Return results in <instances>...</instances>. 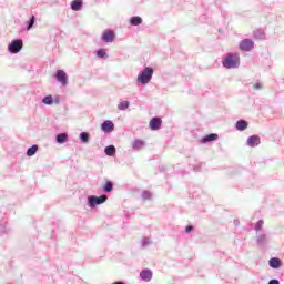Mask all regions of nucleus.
I'll list each match as a JSON object with an SVG mask.
<instances>
[{"label":"nucleus","instance_id":"nucleus-1","mask_svg":"<svg viewBox=\"0 0 284 284\" xmlns=\"http://www.w3.org/2000/svg\"><path fill=\"white\" fill-rule=\"evenodd\" d=\"M154 74V69L146 67L143 71H141L138 75L136 82L141 85H148L150 81H152V77Z\"/></svg>","mask_w":284,"mask_h":284},{"label":"nucleus","instance_id":"nucleus-2","mask_svg":"<svg viewBox=\"0 0 284 284\" xmlns=\"http://www.w3.org/2000/svg\"><path fill=\"white\" fill-rule=\"evenodd\" d=\"M239 63L240 58L237 53L229 54L223 61L224 68H227L229 70H231L232 68H239Z\"/></svg>","mask_w":284,"mask_h":284},{"label":"nucleus","instance_id":"nucleus-3","mask_svg":"<svg viewBox=\"0 0 284 284\" xmlns=\"http://www.w3.org/2000/svg\"><path fill=\"white\" fill-rule=\"evenodd\" d=\"M22 49H23V40L21 39L13 40L8 47V50L9 52H11V54H17L21 52Z\"/></svg>","mask_w":284,"mask_h":284},{"label":"nucleus","instance_id":"nucleus-4","mask_svg":"<svg viewBox=\"0 0 284 284\" xmlns=\"http://www.w3.org/2000/svg\"><path fill=\"white\" fill-rule=\"evenodd\" d=\"M89 207H97V205H101L108 201V195H101L99 197L91 195L88 197Z\"/></svg>","mask_w":284,"mask_h":284},{"label":"nucleus","instance_id":"nucleus-5","mask_svg":"<svg viewBox=\"0 0 284 284\" xmlns=\"http://www.w3.org/2000/svg\"><path fill=\"white\" fill-rule=\"evenodd\" d=\"M254 48V41L250 39H244L240 42V50H243L244 52H250Z\"/></svg>","mask_w":284,"mask_h":284},{"label":"nucleus","instance_id":"nucleus-6","mask_svg":"<svg viewBox=\"0 0 284 284\" xmlns=\"http://www.w3.org/2000/svg\"><path fill=\"white\" fill-rule=\"evenodd\" d=\"M55 78L61 83V85H68V74L63 70H58Z\"/></svg>","mask_w":284,"mask_h":284},{"label":"nucleus","instance_id":"nucleus-7","mask_svg":"<svg viewBox=\"0 0 284 284\" xmlns=\"http://www.w3.org/2000/svg\"><path fill=\"white\" fill-rule=\"evenodd\" d=\"M246 145H248V148H256L257 145H261V136L251 135L246 141Z\"/></svg>","mask_w":284,"mask_h":284},{"label":"nucleus","instance_id":"nucleus-8","mask_svg":"<svg viewBox=\"0 0 284 284\" xmlns=\"http://www.w3.org/2000/svg\"><path fill=\"white\" fill-rule=\"evenodd\" d=\"M114 31L112 30H105L103 32L102 39L103 41H105V43H112V41H114Z\"/></svg>","mask_w":284,"mask_h":284},{"label":"nucleus","instance_id":"nucleus-9","mask_svg":"<svg viewBox=\"0 0 284 284\" xmlns=\"http://www.w3.org/2000/svg\"><path fill=\"white\" fill-rule=\"evenodd\" d=\"M161 123H163V121H161V118H153L150 121L149 125H150L151 130L156 131V130L161 129Z\"/></svg>","mask_w":284,"mask_h":284},{"label":"nucleus","instance_id":"nucleus-10","mask_svg":"<svg viewBox=\"0 0 284 284\" xmlns=\"http://www.w3.org/2000/svg\"><path fill=\"white\" fill-rule=\"evenodd\" d=\"M140 277L142 281H145L146 283H150V281H152V271L146 268V270H143L141 273H140Z\"/></svg>","mask_w":284,"mask_h":284},{"label":"nucleus","instance_id":"nucleus-11","mask_svg":"<svg viewBox=\"0 0 284 284\" xmlns=\"http://www.w3.org/2000/svg\"><path fill=\"white\" fill-rule=\"evenodd\" d=\"M83 7V0H73L71 2V10H74V12H79L81 8Z\"/></svg>","mask_w":284,"mask_h":284},{"label":"nucleus","instance_id":"nucleus-12","mask_svg":"<svg viewBox=\"0 0 284 284\" xmlns=\"http://www.w3.org/2000/svg\"><path fill=\"white\" fill-rule=\"evenodd\" d=\"M112 130H114V123H112V121H104L102 123L103 132H112Z\"/></svg>","mask_w":284,"mask_h":284},{"label":"nucleus","instance_id":"nucleus-13","mask_svg":"<svg viewBox=\"0 0 284 284\" xmlns=\"http://www.w3.org/2000/svg\"><path fill=\"white\" fill-rule=\"evenodd\" d=\"M268 265L270 267H272L273 270H278V267H281V261L277 257H272L268 261Z\"/></svg>","mask_w":284,"mask_h":284},{"label":"nucleus","instance_id":"nucleus-14","mask_svg":"<svg viewBox=\"0 0 284 284\" xmlns=\"http://www.w3.org/2000/svg\"><path fill=\"white\" fill-rule=\"evenodd\" d=\"M236 130H239L240 132H243L244 130H247V121L239 120L236 122Z\"/></svg>","mask_w":284,"mask_h":284},{"label":"nucleus","instance_id":"nucleus-15","mask_svg":"<svg viewBox=\"0 0 284 284\" xmlns=\"http://www.w3.org/2000/svg\"><path fill=\"white\" fill-rule=\"evenodd\" d=\"M216 139H219V134L211 133L202 139V143H210V141H216Z\"/></svg>","mask_w":284,"mask_h":284},{"label":"nucleus","instance_id":"nucleus-16","mask_svg":"<svg viewBox=\"0 0 284 284\" xmlns=\"http://www.w3.org/2000/svg\"><path fill=\"white\" fill-rule=\"evenodd\" d=\"M106 156H114L116 154V148L114 145H109L104 149Z\"/></svg>","mask_w":284,"mask_h":284},{"label":"nucleus","instance_id":"nucleus-17","mask_svg":"<svg viewBox=\"0 0 284 284\" xmlns=\"http://www.w3.org/2000/svg\"><path fill=\"white\" fill-rule=\"evenodd\" d=\"M253 37L254 39L263 40L265 39V31H263V29H257L253 32Z\"/></svg>","mask_w":284,"mask_h":284},{"label":"nucleus","instance_id":"nucleus-18","mask_svg":"<svg viewBox=\"0 0 284 284\" xmlns=\"http://www.w3.org/2000/svg\"><path fill=\"white\" fill-rule=\"evenodd\" d=\"M145 146V142L143 140H135L132 144L133 150H142Z\"/></svg>","mask_w":284,"mask_h":284},{"label":"nucleus","instance_id":"nucleus-19","mask_svg":"<svg viewBox=\"0 0 284 284\" xmlns=\"http://www.w3.org/2000/svg\"><path fill=\"white\" fill-rule=\"evenodd\" d=\"M39 151V145H32L27 151V156H34L37 152Z\"/></svg>","mask_w":284,"mask_h":284},{"label":"nucleus","instance_id":"nucleus-20","mask_svg":"<svg viewBox=\"0 0 284 284\" xmlns=\"http://www.w3.org/2000/svg\"><path fill=\"white\" fill-rule=\"evenodd\" d=\"M130 23L131 26H141L143 23V19H141V17H132Z\"/></svg>","mask_w":284,"mask_h":284},{"label":"nucleus","instance_id":"nucleus-21","mask_svg":"<svg viewBox=\"0 0 284 284\" xmlns=\"http://www.w3.org/2000/svg\"><path fill=\"white\" fill-rule=\"evenodd\" d=\"M68 141V133H60L57 135V143H65Z\"/></svg>","mask_w":284,"mask_h":284},{"label":"nucleus","instance_id":"nucleus-22","mask_svg":"<svg viewBox=\"0 0 284 284\" xmlns=\"http://www.w3.org/2000/svg\"><path fill=\"white\" fill-rule=\"evenodd\" d=\"M267 243V235L266 234H261L257 236V244L258 245H265Z\"/></svg>","mask_w":284,"mask_h":284},{"label":"nucleus","instance_id":"nucleus-23","mask_svg":"<svg viewBox=\"0 0 284 284\" xmlns=\"http://www.w3.org/2000/svg\"><path fill=\"white\" fill-rule=\"evenodd\" d=\"M42 103H44V105H52V103H54V99L52 95H47L43 98Z\"/></svg>","mask_w":284,"mask_h":284},{"label":"nucleus","instance_id":"nucleus-24","mask_svg":"<svg viewBox=\"0 0 284 284\" xmlns=\"http://www.w3.org/2000/svg\"><path fill=\"white\" fill-rule=\"evenodd\" d=\"M130 108V101H123L118 104V110H128Z\"/></svg>","mask_w":284,"mask_h":284},{"label":"nucleus","instance_id":"nucleus-25","mask_svg":"<svg viewBox=\"0 0 284 284\" xmlns=\"http://www.w3.org/2000/svg\"><path fill=\"white\" fill-rule=\"evenodd\" d=\"M80 139L82 143H90V134H88L87 132L80 133Z\"/></svg>","mask_w":284,"mask_h":284},{"label":"nucleus","instance_id":"nucleus-26","mask_svg":"<svg viewBox=\"0 0 284 284\" xmlns=\"http://www.w3.org/2000/svg\"><path fill=\"white\" fill-rule=\"evenodd\" d=\"M142 199H144V201H148V199H152V193L150 191H143Z\"/></svg>","mask_w":284,"mask_h":284},{"label":"nucleus","instance_id":"nucleus-27","mask_svg":"<svg viewBox=\"0 0 284 284\" xmlns=\"http://www.w3.org/2000/svg\"><path fill=\"white\" fill-rule=\"evenodd\" d=\"M97 57H99V59H103L104 57H108V53L105 52V50L100 49V50L97 52Z\"/></svg>","mask_w":284,"mask_h":284},{"label":"nucleus","instance_id":"nucleus-28","mask_svg":"<svg viewBox=\"0 0 284 284\" xmlns=\"http://www.w3.org/2000/svg\"><path fill=\"white\" fill-rule=\"evenodd\" d=\"M112 190H113L112 182H106L104 185V192H112Z\"/></svg>","mask_w":284,"mask_h":284},{"label":"nucleus","instance_id":"nucleus-29","mask_svg":"<svg viewBox=\"0 0 284 284\" xmlns=\"http://www.w3.org/2000/svg\"><path fill=\"white\" fill-rule=\"evenodd\" d=\"M265 224V222L263 220H260L256 225H255V231L260 232V230H262L263 225Z\"/></svg>","mask_w":284,"mask_h":284},{"label":"nucleus","instance_id":"nucleus-30","mask_svg":"<svg viewBox=\"0 0 284 284\" xmlns=\"http://www.w3.org/2000/svg\"><path fill=\"white\" fill-rule=\"evenodd\" d=\"M37 18L34 16L31 17L30 21L28 22L27 30H32V26H34V21Z\"/></svg>","mask_w":284,"mask_h":284},{"label":"nucleus","instance_id":"nucleus-31","mask_svg":"<svg viewBox=\"0 0 284 284\" xmlns=\"http://www.w3.org/2000/svg\"><path fill=\"white\" fill-rule=\"evenodd\" d=\"M150 239H148V237H144L143 240H142V245H143V247H145V246H148V245H150Z\"/></svg>","mask_w":284,"mask_h":284},{"label":"nucleus","instance_id":"nucleus-32","mask_svg":"<svg viewBox=\"0 0 284 284\" xmlns=\"http://www.w3.org/2000/svg\"><path fill=\"white\" fill-rule=\"evenodd\" d=\"M261 88H263V84H261V83H255L254 84L255 90H261Z\"/></svg>","mask_w":284,"mask_h":284},{"label":"nucleus","instance_id":"nucleus-33","mask_svg":"<svg viewBox=\"0 0 284 284\" xmlns=\"http://www.w3.org/2000/svg\"><path fill=\"white\" fill-rule=\"evenodd\" d=\"M268 284H281V283L278 282V280H271V281L268 282Z\"/></svg>","mask_w":284,"mask_h":284},{"label":"nucleus","instance_id":"nucleus-34","mask_svg":"<svg viewBox=\"0 0 284 284\" xmlns=\"http://www.w3.org/2000/svg\"><path fill=\"white\" fill-rule=\"evenodd\" d=\"M192 230H194L193 226H186L185 232L190 233V232H192Z\"/></svg>","mask_w":284,"mask_h":284}]
</instances>
